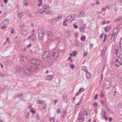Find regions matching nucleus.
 I'll return each instance as SVG.
<instances>
[{"mask_svg":"<svg viewBox=\"0 0 122 122\" xmlns=\"http://www.w3.org/2000/svg\"><path fill=\"white\" fill-rule=\"evenodd\" d=\"M61 40V38L59 37H57L55 40V43L57 45L59 43Z\"/></svg>","mask_w":122,"mask_h":122,"instance_id":"4468645a","label":"nucleus"},{"mask_svg":"<svg viewBox=\"0 0 122 122\" xmlns=\"http://www.w3.org/2000/svg\"><path fill=\"white\" fill-rule=\"evenodd\" d=\"M106 115H104L103 116V117H104V118H105V120H108L107 117H106Z\"/></svg>","mask_w":122,"mask_h":122,"instance_id":"3c124183","label":"nucleus"},{"mask_svg":"<svg viewBox=\"0 0 122 122\" xmlns=\"http://www.w3.org/2000/svg\"><path fill=\"white\" fill-rule=\"evenodd\" d=\"M114 63L115 64V66L117 67H118L122 64V61L120 59H117L114 62Z\"/></svg>","mask_w":122,"mask_h":122,"instance_id":"0eeeda50","label":"nucleus"},{"mask_svg":"<svg viewBox=\"0 0 122 122\" xmlns=\"http://www.w3.org/2000/svg\"><path fill=\"white\" fill-rule=\"evenodd\" d=\"M58 56L59 53L57 51H54L52 53V58L53 60H56Z\"/></svg>","mask_w":122,"mask_h":122,"instance_id":"423d86ee","label":"nucleus"},{"mask_svg":"<svg viewBox=\"0 0 122 122\" xmlns=\"http://www.w3.org/2000/svg\"><path fill=\"white\" fill-rule=\"evenodd\" d=\"M119 21L122 22V17H121L118 18V21Z\"/></svg>","mask_w":122,"mask_h":122,"instance_id":"bf43d9fd","label":"nucleus"},{"mask_svg":"<svg viewBox=\"0 0 122 122\" xmlns=\"http://www.w3.org/2000/svg\"><path fill=\"white\" fill-rule=\"evenodd\" d=\"M62 15H59L58 16V17H57L59 19H61V18H62Z\"/></svg>","mask_w":122,"mask_h":122,"instance_id":"6e6d98bb","label":"nucleus"},{"mask_svg":"<svg viewBox=\"0 0 122 122\" xmlns=\"http://www.w3.org/2000/svg\"><path fill=\"white\" fill-rule=\"evenodd\" d=\"M111 29V27L109 26H107L104 28L106 32L109 31Z\"/></svg>","mask_w":122,"mask_h":122,"instance_id":"6ab92c4d","label":"nucleus"},{"mask_svg":"<svg viewBox=\"0 0 122 122\" xmlns=\"http://www.w3.org/2000/svg\"><path fill=\"white\" fill-rule=\"evenodd\" d=\"M77 53L76 51H73V52L70 54V56H72L73 57L75 56Z\"/></svg>","mask_w":122,"mask_h":122,"instance_id":"393cba45","label":"nucleus"},{"mask_svg":"<svg viewBox=\"0 0 122 122\" xmlns=\"http://www.w3.org/2000/svg\"><path fill=\"white\" fill-rule=\"evenodd\" d=\"M86 76L88 79H89L91 77V75L88 71H87L86 72Z\"/></svg>","mask_w":122,"mask_h":122,"instance_id":"a211bd4d","label":"nucleus"},{"mask_svg":"<svg viewBox=\"0 0 122 122\" xmlns=\"http://www.w3.org/2000/svg\"><path fill=\"white\" fill-rule=\"evenodd\" d=\"M18 16L20 19H21L22 16V14L21 13H20L18 14Z\"/></svg>","mask_w":122,"mask_h":122,"instance_id":"c9c22d12","label":"nucleus"},{"mask_svg":"<svg viewBox=\"0 0 122 122\" xmlns=\"http://www.w3.org/2000/svg\"><path fill=\"white\" fill-rule=\"evenodd\" d=\"M30 112H32L33 113H35L36 112V111H35L33 110L32 109H31L30 110Z\"/></svg>","mask_w":122,"mask_h":122,"instance_id":"c03bdc74","label":"nucleus"},{"mask_svg":"<svg viewBox=\"0 0 122 122\" xmlns=\"http://www.w3.org/2000/svg\"><path fill=\"white\" fill-rule=\"evenodd\" d=\"M67 113V111L66 110H65L64 111L63 113V116L62 117H64V116Z\"/></svg>","mask_w":122,"mask_h":122,"instance_id":"e433bc0d","label":"nucleus"},{"mask_svg":"<svg viewBox=\"0 0 122 122\" xmlns=\"http://www.w3.org/2000/svg\"><path fill=\"white\" fill-rule=\"evenodd\" d=\"M48 35L49 36H51L52 35V33L50 31H48Z\"/></svg>","mask_w":122,"mask_h":122,"instance_id":"ea45409f","label":"nucleus"},{"mask_svg":"<svg viewBox=\"0 0 122 122\" xmlns=\"http://www.w3.org/2000/svg\"><path fill=\"white\" fill-rule=\"evenodd\" d=\"M61 111V109L60 108H58L57 110L56 111L58 112V114H59L60 112Z\"/></svg>","mask_w":122,"mask_h":122,"instance_id":"603ef678","label":"nucleus"},{"mask_svg":"<svg viewBox=\"0 0 122 122\" xmlns=\"http://www.w3.org/2000/svg\"><path fill=\"white\" fill-rule=\"evenodd\" d=\"M111 82L109 81L108 80H106L104 83V87L105 89H109L110 88V87L109 86L111 84Z\"/></svg>","mask_w":122,"mask_h":122,"instance_id":"39448f33","label":"nucleus"},{"mask_svg":"<svg viewBox=\"0 0 122 122\" xmlns=\"http://www.w3.org/2000/svg\"><path fill=\"white\" fill-rule=\"evenodd\" d=\"M81 41H84L86 40V37L84 35L82 36L81 37Z\"/></svg>","mask_w":122,"mask_h":122,"instance_id":"7c9ffc66","label":"nucleus"},{"mask_svg":"<svg viewBox=\"0 0 122 122\" xmlns=\"http://www.w3.org/2000/svg\"><path fill=\"white\" fill-rule=\"evenodd\" d=\"M66 23V22H63V25L65 26H66L67 25V24Z\"/></svg>","mask_w":122,"mask_h":122,"instance_id":"e2e57ef3","label":"nucleus"},{"mask_svg":"<svg viewBox=\"0 0 122 122\" xmlns=\"http://www.w3.org/2000/svg\"><path fill=\"white\" fill-rule=\"evenodd\" d=\"M85 15V11L81 10L79 12V15L78 16L79 18L81 17H84Z\"/></svg>","mask_w":122,"mask_h":122,"instance_id":"1a4fd4ad","label":"nucleus"},{"mask_svg":"<svg viewBox=\"0 0 122 122\" xmlns=\"http://www.w3.org/2000/svg\"><path fill=\"white\" fill-rule=\"evenodd\" d=\"M74 27L76 29H77L78 28V26L77 25H73Z\"/></svg>","mask_w":122,"mask_h":122,"instance_id":"13d9d810","label":"nucleus"},{"mask_svg":"<svg viewBox=\"0 0 122 122\" xmlns=\"http://www.w3.org/2000/svg\"><path fill=\"white\" fill-rule=\"evenodd\" d=\"M51 55L48 51H45L43 56V58L44 62L47 64H48L51 61Z\"/></svg>","mask_w":122,"mask_h":122,"instance_id":"f257e3e1","label":"nucleus"},{"mask_svg":"<svg viewBox=\"0 0 122 122\" xmlns=\"http://www.w3.org/2000/svg\"><path fill=\"white\" fill-rule=\"evenodd\" d=\"M93 44H91L90 45V49H92L93 48Z\"/></svg>","mask_w":122,"mask_h":122,"instance_id":"052dcab7","label":"nucleus"},{"mask_svg":"<svg viewBox=\"0 0 122 122\" xmlns=\"http://www.w3.org/2000/svg\"><path fill=\"white\" fill-rule=\"evenodd\" d=\"M45 31L43 29L41 30L38 29V39L39 40H42L43 38Z\"/></svg>","mask_w":122,"mask_h":122,"instance_id":"7ed1b4c3","label":"nucleus"},{"mask_svg":"<svg viewBox=\"0 0 122 122\" xmlns=\"http://www.w3.org/2000/svg\"><path fill=\"white\" fill-rule=\"evenodd\" d=\"M82 70L83 71L86 72L87 71V69L86 68L85 66H83L82 68Z\"/></svg>","mask_w":122,"mask_h":122,"instance_id":"473e14b6","label":"nucleus"},{"mask_svg":"<svg viewBox=\"0 0 122 122\" xmlns=\"http://www.w3.org/2000/svg\"><path fill=\"white\" fill-rule=\"evenodd\" d=\"M67 19L68 20H70V21H71L74 20V18L72 17V16L71 15H69L67 17Z\"/></svg>","mask_w":122,"mask_h":122,"instance_id":"b1692460","label":"nucleus"},{"mask_svg":"<svg viewBox=\"0 0 122 122\" xmlns=\"http://www.w3.org/2000/svg\"><path fill=\"white\" fill-rule=\"evenodd\" d=\"M104 34L102 33L100 36V38H102L103 37V36Z\"/></svg>","mask_w":122,"mask_h":122,"instance_id":"680f3d73","label":"nucleus"},{"mask_svg":"<svg viewBox=\"0 0 122 122\" xmlns=\"http://www.w3.org/2000/svg\"><path fill=\"white\" fill-rule=\"evenodd\" d=\"M53 20H54V21H55V22H56V21L59 20L60 19H59L58 17L56 18H53Z\"/></svg>","mask_w":122,"mask_h":122,"instance_id":"79ce46f5","label":"nucleus"},{"mask_svg":"<svg viewBox=\"0 0 122 122\" xmlns=\"http://www.w3.org/2000/svg\"><path fill=\"white\" fill-rule=\"evenodd\" d=\"M36 119H37V120H38L39 119L38 117V115L37 114L36 115L35 117Z\"/></svg>","mask_w":122,"mask_h":122,"instance_id":"4d7b16f0","label":"nucleus"},{"mask_svg":"<svg viewBox=\"0 0 122 122\" xmlns=\"http://www.w3.org/2000/svg\"><path fill=\"white\" fill-rule=\"evenodd\" d=\"M43 103V102L42 100H39L37 101L36 103L37 104H41Z\"/></svg>","mask_w":122,"mask_h":122,"instance_id":"2f4dec72","label":"nucleus"},{"mask_svg":"<svg viewBox=\"0 0 122 122\" xmlns=\"http://www.w3.org/2000/svg\"><path fill=\"white\" fill-rule=\"evenodd\" d=\"M83 98V97L82 96L81 97V100L79 102H80V103H81V102L82 101V100Z\"/></svg>","mask_w":122,"mask_h":122,"instance_id":"0e129e2a","label":"nucleus"},{"mask_svg":"<svg viewBox=\"0 0 122 122\" xmlns=\"http://www.w3.org/2000/svg\"><path fill=\"white\" fill-rule=\"evenodd\" d=\"M8 117L9 118H10L11 117V115L10 113H8Z\"/></svg>","mask_w":122,"mask_h":122,"instance_id":"338daca9","label":"nucleus"},{"mask_svg":"<svg viewBox=\"0 0 122 122\" xmlns=\"http://www.w3.org/2000/svg\"><path fill=\"white\" fill-rule=\"evenodd\" d=\"M46 106V105L44 103L43 104V107L44 109H45V108Z\"/></svg>","mask_w":122,"mask_h":122,"instance_id":"5fc2aeb1","label":"nucleus"},{"mask_svg":"<svg viewBox=\"0 0 122 122\" xmlns=\"http://www.w3.org/2000/svg\"><path fill=\"white\" fill-rule=\"evenodd\" d=\"M14 69L16 71L20 72L21 71V67L18 66H16L14 67Z\"/></svg>","mask_w":122,"mask_h":122,"instance_id":"f8f14e48","label":"nucleus"},{"mask_svg":"<svg viewBox=\"0 0 122 122\" xmlns=\"http://www.w3.org/2000/svg\"><path fill=\"white\" fill-rule=\"evenodd\" d=\"M50 7L49 6L45 5L44 6V7L43 9H41L38 10L37 12V13H40L42 14L44 13H45V14H47L50 15L51 14V12L50 10H47V9H48Z\"/></svg>","mask_w":122,"mask_h":122,"instance_id":"f03ea898","label":"nucleus"},{"mask_svg":"<svg viewBox=\"0 0 122 122\" xmlns=\"http://www.w3.org/2000/svg\"><path fill=\"white\" fill-rule=\"evenodd\" d=\"M120 45V50L122 51V47L121 46V45Z\"/></svg>","mask_w":122,"mask_h":122,"instance_id":"774afa93","label":"nucleus"},{"mask_svg":"<svg viewBox=\"0 0 122 122\" xmlns=\"http://www.w3.org/2000/svg\"><path fill=\"white\" fill-rule=\"evenodd\" d=\"M56 22H55V21H54V20H53V19L51 20V24L53 25Z\"/></svg>","mask_w":122,"mask_h":122,"instance_id":"a18cd8bd","label":"nucleus"},{"mask_svg":"<svg viewBox=\"0 0 122 122\" xmlns=\"http://www.w3.org/2000/svg\"><path fill=\"white\" fill-rule=\"evenodd\" d=\"M24 73H25V75H30L31 73V71L30 68V67L27 68L26 69H24Z\"/></svg>","mask_w":122,"mask_h":122,"instance_id":"6e6552de","label":"nucleus"},{"mask_svg":"<svg viewBox=\"0 0 122 122\" xmlns=\"http://www.w3.org/2000/svg\"><path fill=\"white\" fill-rule=\"evenodd\" d=\"M63 98L64 102L65 103H67V97L66 96H63Z\"/></svg>","mask_w":122,"mask_h":122,"instance_id":"bb28decb","label":"nucleus"},{"mask_svg":"<svg viewBox=\"0 0 122 122\" xmlns=\"http://www.w3.org/2000/svg\"><path fill=\"white\" fill-rule=\"evenodd\" d=\"M53 78V76L52 75L48 76L46 77V80L49 81H51Z\"/></svg>","mask_w":122,"mask_h":122,"instance_id":"2eb2a0df","label":"nucleus"},{"mask_svg":"<svg viewBox=\"0 0 122 122\" xmlns=\"http://www.w3.org/2000/svg\"><path fill=\"white\" fill-rule=\"evenodd\" d=\"M70 66L72 68H73L74 67V65L73 64H71L70 65Z\"/></svg>","mask_w":122,"mask_h":122,"instance_id":"de8ad7c7","label":"nucleus"},{"mask_svg":"<svg viewBox=\"0 0 122 122\" xmlns=\"http://www.w3.org/2000/svg\"><path fill=\"white\" fill-rule=\"evenodd\" d=\"M115 51H116L115 53L117 56H120V53L118 52V50L117 49H116Z\"/></svg>","mask_w":122,"mask_h":122,"instance_id":"c756f323","label":"nucleus"},{"mask_svg":"<svg viewBox=\"0 0 122 122\" xmlns=\"http://www.w3.org/2000/svg\"><path fill=\"white\" fill-rule=\"evenodd\" d=\"M112 8V6H111L110 7H109V6H107L106 7V8H108V9L109 10H110V9Z\"/></svg>","mask_w":122,"mask_h":122,"instance_id":"09e8293b","label":"nucleus"},{"mask_svg":"<svg viewBox=\"0 0 122 122\" xmlns=\"http://www.w3.org/2000/svg\"><path fill=\"white\" fill-rule=\"evenodd\" d=\"M118 28H115L113 30V32L115 33H117V29Z\"/></svg>","mask_w":122,"mask_h":122,"instance_id":"4c0bfd02","label":"nucleus"},{"mask_svg":"<svg viewBox=\"0 0 122 122\" xmlns=\"http://www.w3.org/2000/svg\"><path fill=\"white\" fill-rule=\"evenodd\" d=\"M98 95L97 94H96L94 98L95 100H96L97 98Z\"/></svg>","mask_w":122,"mask_h":122,"instance_id":"8fccbe9b","label":"nucleus"},{"mask_svg":"<svg viewBox=\"0 0 122 122\" xmlns=\"http://www.w3.org/2000/svg\"><path fill=\"white\" fill-rule=\"evenodd\" d=\"M107 34H105L104 35V39L103 40V42L104 43H105L106 42V40L107 39Z\"/></svg>","mask_w":122,"mask_h":122,"instance_id":"72a5a7b5","label":"nucleus"},{"mask_svg":"<svg viewBox=\"0 0 122 122\" xmlns=\"http://www.w3.org/2000/svg\"><path fill=\"white\" fill-rule=\"evenodd\" d=\"M50 122H55V119L52 118H50Z\"/></svg>","mask_w":122,"mask_h":122,"instance_id":"58836bf2","label":"nucleus"},{"mask_svg":"<svg viewBox=\"0 0 122 122\" xmlns=\"http://www.w3.org/2000/svg\"><path fill=\"white\" fill-rule=\"evenodd\" d=\"M122 44V38L120 40L119 45Z\"/></svg>","mask_w":122,"mask_h":122,"instance_id":"864d4df0","label":"nucleus"},{"mask_svg":"<svg viewBox=\"0 0 122 122\" xmlns=\"http://www.w3.org/2000/svg\"><path fill=\"white\" fill-rule=\"evenodd\" d=\"M79 41L77 40H75L76 44H74V45L75 46H77L79 44L78 43L79 42Z\"/></svg>","mask_w":122,"mask_h":122,"instance_id":"f704fd0d","label":"nucleus"},{"mask_svg":"<svg viewBox=\"0 0 122 122\" xmlns=\"http://www.w3.org/2000/svg\"><path fill=\"white\" fill-rule=\"evenodd\" d=\"M28 0H24L23 2L24 4L26 6H27L28 5Z\"/></svg>","mask_w":122,"mask_h":122,"instance_id":"a878e982","label":"nucleus"},{"mask_svg":"<svg viewBox=\"0 0 122 122\" xmlns=\"http://www.w3.org/2000/svg\"><path fill=\"white\" fill-rule=\"evenodd\" d=\"M36 59H32L31 61H30V63H31L35 64V63H36Z\"/></svg>","mask_w":122,"mask_h":122,"instance_id":"cd10ccee","label":"nucleus"},{"mask_svg":"<svg viewBox=\"0 0 122 122\" xmlns=\"http://www.w3.org/2000/svg\"><path fill=\"white\" fill-rule=\"evenodd\" d=\"M12 61L10 60H8L5 63V64L6 65H11L12 63Z\"/></svg>","mask_w":122,"mask_h":122,"instance_id":"f3484780","label":"nucleus"},{"mask_svg":"<svg viewBox=\"0 0 122 122\" xmlns=\"http://www.w3.org/2000/svg\"><path fill=\"white\" fill-rule=\"evenodd\" d=\"M20 60L22 64L23 65L26 66L28 64V59L26 57L21 56V57Z\"/></svg>","mask_w":122,"mask_h":122,"instance_id":"20e7f679","label":"nucleus"},{"mask_svg":"<svg viewBox=\"0 0 122 122\" xmlns=\"http://www.w3.org/2000/svg\"><path fill=\"white\" fill-rule=\"evenodd\" d=\"M87 55V53L85 52H84V54L83 55V56L84 57H85L86 55Z\"/></svg>","mask_w":122,"mask_h":122,"instance_id":"69168bd1","label":"nucleus"},{"mask_svg":"<svg viewBox=\"0 0 122 122\" xmlns=\"http://www.w3.org/2000/svg\"><path fill=\"white\" fill-rule=\"evenodd\" d=\"M30 67V68L31 71H35L37 70L38 69L37 66H31Z\"/></svg>","mask_w":122,"mask_h":122,"instance_id":"9b49d317","label":"nucleus"},{"mask_svg":"<svg viewBox=\"0 0 122 122\" xmlns=\"http://www.w3.org/2000/svg\"><path fill=\"white\" fill-rule=\"evenodd\" d=\"M9 23V21L8 20H4L3 21V23L4 25H7Z\"/></svg>","mask_w":122,"mask_h":122,"instance_id":"5701e85b","label":"nucleus"},{"mask_svg":"<svg viewBox=\"0 0 122 122\" xmlns=\"http://www.w3.org/2000/svg\"><path fill=\"white\" fill-rule=\"evenodd\" d=\"M80 113H83L82 115L84 116L85 115H88L87 112H86V110H84L82 112H80Z\"/></svg>","mask_w":122,"mask_h":122,"instance_id":"c85d7f7f","label":"nucleus"},{"mask_svg":"<svg viewBox=\"0 0 122 122\" xmlns=\"http://www.w3.org/2000/svg\"><path fill=\"white\" fill-rule=\"evenodd\" d=\"M41 62L39 60H37L36 59V61L35 63L36 65L37 66H38L41 65Z\"/></svg>","mask_w":122,"mask_h":122,"instance_id":"4be33fe9","label":"nucleus"},{"mask_svg":"<svg viewBox=\"0 0 122 122\" xmlns=\"http://www.w3.org/2000/svg\"><path fill=\"white\" fill-rule=\"evenodd\" d=\"M93 105L94 107H97L98 106V104L96 102H95L93 104Z\"/></svg>","mask_w":122,"mask_h":122,"instance_id":"a19ab883","label":"nucleus"},{"mask_svg":"<svg viewBox=\"0 0 122 122\" xmlns=\"http://www.w3.org/2000/svg\"><path fill=\"white\" fill-rule=\"evenodd\" d=\"M83 113H80L79 114L78 116V120H83V122L84 121V118L83 117L84 116L82 114Z\"/></svg>","mask_w":122,"mask_h":122,"instance_id":"9d476101","label":"nucleus"},{"mask_svg":"<svg viewBox=\"0 0 122 122\" xmlns=\"http://www.w3.org/2000/svg\"><path fill=\"white\" fill-rule=\"evenodd\" d=\"M84 91V89L83 88H81L79 90V92H80Z\"/></svg>","mask_w":122,"mask_h":122,"instance_id":"37998d69","label":"nucleus"},{"mask_svg":"<svg viewBox=\"0 0 122 122\" xmlns=\"http://www.w3.org/2000/svg\"><path fill=\"white\" fill-rule=\"evenodd\" d=\"M28 31L22 29L21 31V34L22 36L26 35L28 34Z\"/></svg>","mask_w":122,"mask_h":122,"instance_id":"dca6fc26","label":"nucleus"},{"mask_svg":"<svg viewBox=\"0 0 122 122\" xmlns=\"http://www.w3.org/2000/svg\"><path fill=\"white\" fill-rule=\"evenodd\" d=\"M83 26H81L79 27L80 30L82 32H84L85 31V29L86 28V24H84L82 25Z\"/></svg>","mask_w":122,"mask_h":122,"instance_id":"ddd939ff","label":"nucleus"},{"mask_svg":"<svg viewBox=\"0 0 122 122\" xmlns=\"http://www.w3.org/2000/svg\"><path fill=\"white\" fill-rule=\"evenodd\" d=\"M119 32L118 31H117V33H115L113 32L112 34V37L111 38V39L113 37V39L114 38H116L117 36V34Z\"/></svg>","mask_w":122,"mask_h":122,"instance_id":"aec40b11","label":"nucleus"},{"mask_svg":"<svg viewBox=\"0 0 122 122\" xmlns=\"http://www.w3.org/2000/svg\"><path fill=\"white\" fill-rule=\"evenodd\" d=\"M15 97H18V98H20V100L23 97V94H22V93H21L20 94H19L18 95H15Z\"/></svg>","mask_w":122,"mask_h":122,"instance_id":"412c9836","label":"nucleus"},{"mask_svg":"<svg viewBox=\"0 0 122 122\" xmlns=\"http://www.w3.org/2000/svg\"><path fill=\"white\" fill-rule=\"evenodd\" d=\"M68 60H70V61H71V62H72V60L71 59V57L70 56V57L68 58Z\"/></svg>","mask_w":122,"mask_h":122,"instance_id":"49530a36","label":"nucleus"}]
</instances>
